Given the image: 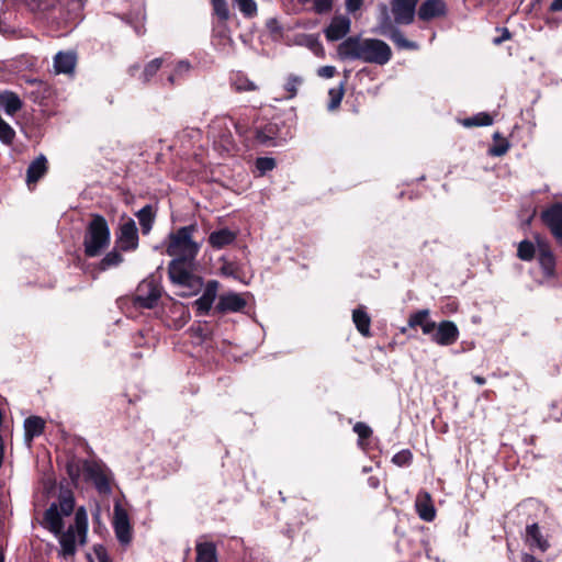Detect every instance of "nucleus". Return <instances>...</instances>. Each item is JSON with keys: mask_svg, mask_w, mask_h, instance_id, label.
<instances>
[{"mask_svg": "<svg viewBox=\"0 0 562 562\" xmlns=\"http://www.w3.org/2000/svg\"><path fill=\"white\" fill-rule=\"evenodd\" d=\"M195 225H188L171 232L166 239V254L172 257L168 266L170 280L180 286L196 291L201 279L195 274L196 256L201 245L193 239Z\"/></svg>", "mask_w": 562, "mask_h": 562, "instance_id": "1", "label": "nucleus"}, {"mask_svg": "<svg viewBox=\"0 0 562 562\" xmlns=\"http://www.w3.org/2000/svg\"><path fill=\"white\" fill-rule=\"evenodd\" d=\"M340 59L361 60L368 64L385 65L392 57L391 47L378 38L350 36L338 45Z\"/></svg>", "mask_w": 562, "mask_h": 562, "instance_id": "2", "label": "nucleus"}, {"mask_svg": "<svg viewBox=\"0 0 562 562\" xmlns=\"http://www.w3.org/2000/svg\"><path fill=\"white\" fill-rule=\"evenodd\" d=\"M88 531V516L83 507L77 509L75 515V525L70 526L67 531L58 533L61 554L64 557H72L77 551V543L86 542Z\"/></svg>", "mask_w": 562, "mask_h": 562, "instance_id": "3", "label": "nucleus"}, {"mask_svg": "<svg viewBox=\"0 0 562 562\" xmlns=\"http://www.w3.org/2000/svg\"><path fill=\"white\" fill-rule=\"evenodd\" d=\"M110 244V228L105 218L93 215L85 235V252L89 257H95Z\"/></svg>", "mask_w": 562, "mask_h": 562, "instance_id": "4", "label": "nucleus"}, {"mask_svg": "<svg viewBox=\"0 0 562 562\" xmlns=\"http://www.w3.org/2000/svg\"><path fill=\"white\" fill-rule=\"evenodd\" d=\"M83 472L93 481L100 493H110V472L104 464L95 461H86L83 463Z\"/></svg>", "mask_w": 562, "mask_h": 562, "instance_id": "5", "label": "nucleus"}, {"mask_svg": "<svg viewBox=\"0 0 562 562\" xmlns=\"http://www.w3.org/2000/svg\"><path fill=\"white\" fill-rule=\"evenodd\" d=\"M159 297L160 289L157 284L151 280H145L136 290L135 302L142 307L153 308Z\"/></svg>", "mask_w": 562, "mask_h": 562, "instance_id": "6", "label": "nucleus"}, {"mask_svg": "<svg viewBox=\"0 0 562 562\" xmlns=\"http://www.w3.org/2000/svg\"><path fill=\"white\" fill-rule=\"evenodd\" d=\"M113 526L119 541L128 544L132 540L131 525L126 510L120 504L114 506Z\"/></svg>", "mask_w": 562, "mask_h": 562, "instance_id": "7", "label": "nucleus"}, {"mask_svg": "<svg viewBox=\"0 0 562 562\" xmlns=\"http://www.w3.org/2000/svg\"><path fill=\"white\" fill-rule=\"evenodd\" d=\"M418 0H393L392 13L397 24H411L414 21Z\"/></svg>", "mask_w": 562, "mask_h": 562, "instance_id": "8", "label": "nucleus"}, {"mask_svg": "<svg viewBox=\"0 0 562 562\" xmlns=\"http://www.w3.org/2000/svg\"><path fill=\"white\" fill-rule=\"evenodd\" d=\"M541 218L562 245V204L557 203L542 212Z\"/></svg>", "mask_w": 562, "mask_h": 562, "instance_id": "9", "label": "nucleus"}, {"mask_svg": "<svg viewBox=\"0 0 562 562\" xmlns=\"http://www.w3.org/2000/svg\"><path fill=\"white\" fill-rule=\"evenodd\" d=\"M117 244L122 250H134L138 246V236L136 224L133 220L128 218L120 226L117 235Z\"/></svg>", "mask_w": 562, "mask_h": 562, "instance_id": "10", "label": "nucleus"}, {"mask_svg": "<svg viewBox=\"0 0 562 562\" xmlns=\"http://www.w3.org/2000/svg\"><path fill=\"white\" fill-rule=\"evenodd\" d=\"M459 338V329L451 321H443L438 324L431 340L440 346H450Z\"/></svg>", "mask_w": 562, "mask_h": 562, "instance_id": "11", "label": "nucleus"}, {"mask_svg": "<svg viewBox=\"0 0 562 562\" xmlns=\"http://www.w3.org/2000/svg\"><path fill=\"white\" fill-rule=\"evenodd\" d=\"M351 26V20L347 15H335L327 29L325 35L328 41H338L346 36Z\"/></svg>", "mask_w": 562, "mask_h": 562, "instance_id": "12", "label": "nucleus"}, {"mask_svg": "<svg viewBox=\"0 0 562 562\" xmlns=\"http://www.w3.org/2000/svg\"><path fill=\"white\" fill-rule=\"evenodd\" d=\"M380 34L386 35L398 47L403 49H417L418 45L415 42L408 41L404 37L403 33L393 29L390 23H384L380 29Z\"/></svg>", "mask_w": 562, "mask_h": 562, "instance_id": "13", "label": "nucleus"}, {"mask_svg": "<svg viewBox=\"0 0 562 562\" xmlns=\"http://www.w3.org/2000/svg\"><path fill=\"white\" fill-rule=\"evenodd\" d=\"M237 234L228 228H221L210 234L207 241L215 249H222L235 241Z\"/></svg>", "mask_w": 562, "mask_h": 562, "instance_id": "14", "label": "nucleus"}, {"mask_svg": "<svg viewBox=\"0 0 562 562\" xmlns=\"http://www.w3.org/2000/svg\"><path fill=\"white\" fill-rule=\"evenodd\" d=\"M416 510L418 516L425 521H432L436 516L435 507L431 503L430 495L428 493H420L417 495L415 502Z\"/></svg>", "mask_w": 562, "mask_h": 562, "instance_id": "15", "label": "nucleus"}, {"mask_svg": "<svg viewBox=\"0 0 562 562\" xmlns=\"http://www.w3.org/2000/svg\"><path fill=\"white\" fill-rule=\"evenodd\" d=\"M445 13V3L441 0H426L418 10L419 19L428 21Z\"/></svg>", "mask_w": 562, "mask_h": 562, "instance_id": "16", "label": "nucleus"}, {"mask_svg": "<svg viewBox=\"0 0 562 562\" xmlns=\"http://www.w3.org/2000/svg\"><path fill=\"white\" fill-rule=\"evenodd\" d=\"M526 543L530 548H536L544 552L549 548L548 541L543 538L537 524H531L526 528Z\"/></svg>", "mask_w": 562, "mask_h": 562, "instance_id": "17", "label": "nucleus"}, {"mask_svg": "<svg viewBox=\"0 0 562 562\" xmlns=\"http://www.w3.org/2000/svg\"><path fill=\"white\" fill-rule=\"evenodd\" d=\"M76 55L72 52H59L54 58V69L57 74H71L76 66Z\"/></svg>", "mask_w": 562, "mask_h": 562, "instance_id": "18", "label": "nucleus"}, {"mask_svg": "<svg viewBox=\"0 0 562 562\" xmlns=\"http://www.w3.org/2000/svg\"><path fill=\"white\" fill-rule=\"evenodd\" d=\"M20 97L9 90H0V106L4 109L8 115H14L22 109Z\"/></svg>", "mask_w": 562, "mask_h": 562, "instance_id": "19", "label": "nucleus"}, {"mask_svg": "<svg viewBox=\"0 0 562 562\" xmlns=\"http://www.w3.org/2000/svg\"><path fill=\"white\" fill-rule=\"evenodd\" d=\"M44 526L55 535L60 533L63 529V516L56 504H53L44 515Z\"/></svg>", "mask_w": 562, "mask_h": 562, "instance_id": "20", "label": "nucleus"}, {"mask_svg": "<svg viewBox=\"0 0 562 562\" xmlns=\"http://www.w3.org/2000/svg\"><path fill=\"white\" fill-rule=\"evenodd\" d=\"M246 305V301L236 293H228L220 297L217 308L222 312H238Z\"/></svg>", "mask_w": 562, "mask_h": 562, "instance_id": "21", "label": "nucleus"}, {"mask_svg": "<svg viewBox=\"0 0 562 562\" xmlns=\"http://www.w3.org/2000/svg\"><path fill=\"white\" fill-rule=\"evenodd\" d=\"M216 296V283H210L203 295L195 301L198 311L202 314L207 313Z\"/></svg>", "mask_w": 562, "mask_h": 562, "instance_id": "22", "label": "nucleus"}, {"mask_svg": "<svg viewBox=\"0 0 562 562\" xmlns=\"http://www.w3.org/2000/svg\"><path fill=\"white\" fill-rule=\"evenodd\" d=\"M46 172V158L44 156L35 159L27 168L26 181L35 183Z\"/></svg>", "mask_w": 562, "mask_h": 562, "instance_id": "23", "label": "nucleus"}, {"mask_svg": "<svg viewBox=\"0 0 562 562\" xmlns=\"http://www.w3.org/2000/svg\"><path fill=\"white\" fill-rule=\"evenodd\" d=\"M44 420L36 416L26 418L24 422L26 440L31 441L35 436L41 435L44 429Z\"/></svg>", "mask_w": 562, "mask_h": 562, "instance_id": "24", "label": "nucleus"}, {"mask_svg": "<svg viewBox=\"0 0 562 562\" xmlns=\"http://www.w3.org/2000/svg\"><path fill=\"white\" fill-rule=\"evenodd\" d=\"M196 562H217L213 543L204 542L196 546Z\"/></svg>", "mask_w": 562, "mask_h": 562, "instance_id": "25", "label": "nucleus"}, {"mask_svg": "<svg viewBox=\"0 0 562 562\" xmlns=\"http://www.w3.org/2000/svg\"><path fill=\"white\" fill-rule=\"evenodd\" d=\"M352 321L357 329L363 335L369 336L370 334V317L361 308H357L352 313Z\"/></svg>", "mask_w": 562, "mask_h": 562, "instance_id": "26", "label": "nucleus"}, {"mask_svg": "<svg viewBox=\"0 0 562 562\" xmlns=\"http://www.w3.org/2000/svg\"><path fill=\"white\" fill-rule=\"evenodd\" d=\"M137 218L139 221L143 234H148L154 223L153 207L150 205L144 206L142 210L138 211Z\"/></svg>", "mask_w": 562, "mask_h": 562, "instance_id": "27", "label": "nucleus"}, {"mask_svg": "<svg viewBox=\"0 0 562 562\" xmlns=\"http://www.w3.org/2000/svg\"><path fill=\"white\" fill-rule=\"evenodd\" d=\"M162 65V58H155L150 60L144 68L142 79L144 82L149 81L160 69Z\"/></svg>", "mask_w": 562, "mask_h": 562, "instance_id": "28", "label": "nucleus"}, {"mask_svg": "<svg viewBox=\"0 0 562 562\" xmlns=\"http://www.w3.org/2000/svg\"><path fill=\"white\" fill-rule=\"evenodd\" d=\"M344 93H345V90H344V85L342 83L339 85L338 87L331 88L329 90L328 94H329V99L330 100H329V103H328V109L330 111L336 110L339 106V104H340V102L342 100Z\"/></svg>", "mask_w": 562, "mask_h": 562, "instance_id": "29", "label": "nucleus"}, {"mask_svg": "<svg viewBox=\"0 0 562 562\" xmlns=\"http://www.w3.org/2000/svg\"><path fill=\"white\" fill-rule=\"evenodd\" d=\"M233 85L237 91H252L257 88L252 81L243 75H236Z\"/></svg>", "mask_w": 562, "mask_h": 562, "instance_id": "30", "label": "nucleus"}, {"mask_svg": "<svg viewBox=\"0 0 562 562\" xmlns=\"http://www.w3.org/2000/svg\"><path fill=\"white\" fill-rule=\"evenodd\" d=\"M538 247L540 249L542 265L547 269H552V267H553V256H552L549 247L541 239H538Z\"/></svg>", "mask_w": 562, "mask_h": 562, "instance_id": "31", "label": "nucleus"}, {"mask_svg": "<svg viewBox=\"0 0 562 562\" xmlns=\"http://www.w3.org/2000/svg\"><path fill=\"white\" fill-rule=\"evenodd\" d=\"M493 122L492 117L486 113H480L464 121L465 126H488Z\"/></svg>", "mask_w": 562, "mask_h": 562, "instance_id": "32", "label": "nucleus"}, {"mask_svg": "<svg viewBox=\"0 0 562 562\" xmlns=\"http://www.w3.org/2000/svg\"><path fill=\"white\" fill-rule=\"evenodd\" d=\"M246 16H254L257 13V4L254 0H233Z\"/></svg>", "mask_w": 562, "mask_h": 562, "instance_id": "33", "label": "nucleus"}, {"mask_svg": "<svg viewBox=\"0 0 562 562\" xmlns=\"http://www.w3.org/2000/svg\"><path fill=\"white\" fill-rule=\"evenodd\" d=\"M302 3L313 2V9L316 13H327L333 8V0H299Z\"/></svg>", "mask_w": 562, "mask_h": 562, "instance_id": "34", "label": "nucleus"}, {"mask_svg": "<svg viewBox=\"0 0 562 562\" xmlns=\"http://www.w3.org/2000/svg\"><path fill=\"white\" fill-rule=\"evenodd\" d=\"M535 255V246L528 240H522L518 246V257L521 260H531Z\"/></svg>", "mask_w": 562, "mask_h": 562, "instance_id": "35", "label": "nucleus"}, {"mask_svg": "<svg viewBox=\"0 0 562 562\" xmlns=\"http://www.w3.org/2000/svg\"><path fill=\"white\" fill-rule=\"evenodd\" d=\"M429 319V311L428 310H422L417 313L409 316L408 325L409 327L414 328L419 326L423 327V324H425Z\"/></svg>", "mask_w": 562, "mask_h": 562, "instance_id": "36", "label": "nucleus"}, {"mask_svg": "<svg viewBox=\"0 0 562 562\" xmlns=\"http://www.w3.org/2000/svg\"><path fill=\"white\" fill-rule=\"evenodd\" d=\"M214 13L222 20L226 21L229 16V10L226 0H211Z\"/></svg>", "mask_w": 562, "mask_h": 562, "instance_id": "37", "label": "nucleus"}, {"mask_svg": "<svg viewBox=\"0 0 562 562\" xmlns=\"http://www.w3.org/2000/svg\"><path fill=\"white\" fill-rule=\"evenodd\" d=\"M57 507L63 517L69 516L72 513L74 507H75V502H74L72 496L65 495V496L60 497L59 504L57 505Z\"/></svg>", "mask_w": 562, "mask_h": 562, "instance_id": "38", "label": "nucleus"}, {"mask_svg": "<svg viewBox=\"0 0 562 562\" xmlns=\"http://www.w3.org/2000/svg\"><path fill=\"white\" fill-rule=\"evenodd\" d=\"M14 134L13 128L0 117V139L9 144L12 142Z\"/></svg>", "mask_w": 562, "mask_h": 562, "instance_id": "39", "label": "nucleus"}, {"mask_svg": "<svg viewBox=\"0 0 562 562\" xmlns=\"http://www.w3.org/2000/svg\"><path fill=\"white\" fill-rule=\"evenodd\" d=\"M257 169L263 175L267 171L272 170L276 167V161L270 157L258 158L256 161Z\"/></svg>", "mask_w": 562, "mask_h": 562, "instance_id": "40", "label": "nucleus"}, {"mask_svg": "<svg viewBox=\"0 0 562 562\" xmlns=\"http://www.w3.org/2000/svg\"><path fill=\"white\" fill-rule=\"evenodd\" d=\"M123 258L122 256L116 251L109 252L103 259H102V268H109L111 266H116L120 262H122Z\"/></svg>", "mask_w": 562, "mask_h": 562, "instance_id": "41", "label": "nucleus"}, {"mask_svg": "<svg viewBox=\"0 0 562 562\" xmlns=\"http://www.w3.org/2000/svg\"><path fill=\"white\" fill-rule=\"evenodd\" d=\"M302 80L297 77H289L285 83V90L290 92L289 98H293L296 94L297 87L301 85Z\"/></svg>", "mask_w": 562, "mask_h": 562, "instance_id": "42", "label": "nucleus"}, {"mask_svg": "<svg viewBox=\"0 0 562 562\" xmlns=\"http://www.w3.org/2000/svg\"><path fill=\"white\" fill-rule=\"evenodd\" d=\"M190 68V65L187 61H179L178 65L175 68V72L169 75L167 80L170 85L175 83L176 75L183 74L188 71Z\"/></svg>", "mask_w": 562, "mask_h": 562, "instance_id": "43", "label": "nucleus"}, {"mask_svg": "<svg viewBox=\"0 0 562 562\" xmlns=\"http://www.w3.org/2000/svg\"><path fill=\"white\" fill-rule=\"evenodd\" d=\"M353 431L359 436L360 439L368 438L371 435V428L363 423H357L353 426Z\"/></svg>", "mask_w": 562, "mask_h": 562, "instance_id": "44", "label": "nucleus"}, {"mask_svg": "<svg viewBox=\"0 0 562 562\" xmlns=\"http://www.w3.org/2000/svg\"><path fill=\"white\" fill-rule=\"evenodd\" d=\"M508 150V143L506 140H502L499 144L491 147L488 149V154L492 156H503Z\"/></svg>", "mask_w": 562, "mask_h": 562, "instance_id": "45", "label": "nucleus"}, {"mask_svg": "<svg viewBox=\"0 0 562 562\" xmlns=\"http://www.w3.org/2000/svg\"><path fill=\"white\" fill-rule=\"evenodd\" d=\"M411 458H412L411 452L407 450H404V451L396 453L393 457V462L396 463L397 465H403V464L407 463L411 460Z\"/></svg>", "mask_w": 562, "mask_h": 562, "instance_id": "46", "label": "nucleus"}, {"mask_svg": "<svg viewBox=\"0 0 562 562\" xmlns=\"http://www.w3.org/2000/svg\"><path fill=\"white\" fill-rule=\"evenodd\" d=\"M94 554L99 562H111L106 550L101 546L94 547Z\"/></svg>", "mask_w": 562, "mask_h": 562, "instance_id": "47", "label": "nucleus"}, {"mask_svg": "<svg viewBox=\"0 0 562 562\" xmlns=\"http://www.w3.org/2000/svg\"><path fill=\"white\" fill-rule=\"evenodd\" d=\"M437 326L438 325L429 318L425 324H423L422 330L425 335H430L432 337Z\"/></svg>", "mask_w": 562, "mask_h": 562, "instance_id": "48", "label": "nucleus"}, {"mask_svg": "<svg viewBox=\"0 0 562 562\" xmlns=\"http://www.w3.org/2000/svg\"><path fill=\"white\" fill-rule=\"evenodd\" d=\"M336 72V68L333 66H323L318 69V76L323 78H331Z\"/></svg>", "mask_w": 562, "mask_h": 562, "instance_id": "49", "label": "nucleus"}, {"mask_svg": "<svg viewBox=\"0 0 562 562\" xmlns=\"http://www.w3.org/2000/svg\"><path fill=\"white\" fill-rule=\"evenodd\" d=\"M363 3V0H346V9L348 12H356L358 11Z\"/></svg>", "mask_w": 562, "mask_h": 562, "instance_id": "50", "label": "nucleus"}, {"mask_svg": "<svg viewBox=\"0 0 562 562\" xmlns=\"http://www.w3.org/2000/svg\"><path fill=\"white\" fill-rule=\"evenodd\" d=\"M550 10L553 12L562 11V0H553Z\"/></svg>", "mask_w": 562, "mask_h": 562, "instance_id": "51", "label": "nucleus"}, {"mask_svg": "<svg viewBox=\"0 0 562 562\" xmlns=\"http://www.w3.org/2000/svg\"><path fill=\"white\" fill-rule=\"evenodd\" d=\"M521 562H542L538 559H536L533 555L531 554H528V553H525L522 557H521Z\"/></svg>", "mask_w": 562, "mask_h": 562, "instance_id": "52", "label": "nucleus"}, {"mask_svg": "<svg viewBox=\"0 0 562 562\" xmlns=\"http://www.w3.org/2000/svg\"><path fill=\"white\" fill-rule=\"evenodd\" d=\"M473 379L480 385H483L485 383V379L480 375H475Z\"/></svg>", "mask_w": 562, "mask_h": 562, "instance_id": "53", "label": "nucleus"}, {"mask_svg": "<svg viewBox=\"0 0 562 562\" xmlns=\"http://www.w3.org/2000/svg\"><path fill=\"white\" fill-rule=\"evenodd\" d=\"M503 36H504V38H508L509 37L508 32L506 31V33H503Z\"/></svg>", "mask_w": 562, "mask_h": 562, "instance_id": "54", "label": "nucleus"}, {"mask_svg": "<svg viewBox=\"0 0 562 562\" xmlns=\"http://www.w3.org/2000/svg\"><path fill=\"white\" fill-rule=\"evenodd\" d=\"M503 36H504V38H508L509 37L508 32L506 31V33H503Z\"/></svg>", "mask_w": 562, "mask_h": 562, "instance_id": "55", "label": "nucleus"}, {"mask_svg": "<svg viewBox=\"0 0 562 562\" xmlns=\"http://www.w3.org/2000/svg\"><path fill=\"white\" fill-rule=\"evenodd\" d=\"M494 42H495L496 44H499V43L502 42V40L496 38Z\"/></svg>", "mask_w": 562, "mask_h": 562, "instance_id": "56", "label": "nucleus"}]
</instances>
